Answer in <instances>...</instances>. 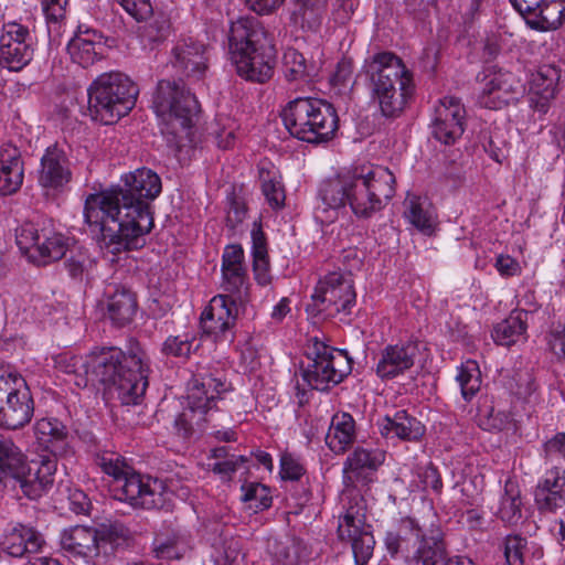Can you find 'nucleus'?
Listing matches in <instances>:
<instances>
[{
  "label": "nucleus",
  "instance_id": "3",
  "mask_svg": "<svg viewBox=\"0 0 565 565\" xmlns=\"http://www.w3.org/2000/svg\"><path fill=\"white\" fill-rule=\"evenodd\" d=\"M380 106L382 116L388 119L399 117L413 92V76L403 61L392 52H380L365 60L360 72Z\"/></svg>",
  "mask_w": 565,
  "mask_h": 565
},
{
  "label": "nucleus",
  "instance_id": "1",
  "mask_svg": "<svg viewBox=\"0 0 565 565\" xmlns=\"http://www.w3.org/2000/svg\"><path fill=\"white\" fill-rule=\"evenodd\" d=\"M160 177L139 168L120 181L85 200V222L100 234L99 242L113 254L140 249L153 227L151 202L161 193Z\"/></svg>",
  "mask_w": 565,
  "mask_h": 565
},
{
  "label": "nucleus",
  "instance_id": "63",
  "mask_svg": "<svg viewBox=\"0 0 565 565\" xmlns=\"http://www.w3.org/2000/svg\"><path fill=\"white\" fill-rule=\"evenodd\" d=\"M68 500H70V509L75 514H83V515L89 514V511L92 508V502L84 491L78 490V489L72 491L70 493Z\"/></svg>",
  "mask_w": 565,
  "mask_h": 565
},
{
  "label": "nucleus",
  "instance_id": "40",
  "mask_svg": "<svg viewBox=\"0 0 565 565\" xmlns=\"http://www.w3.org/2000/svg\"><path fill=\"white\" fill-rule=\"evenodd\" d=\"M354 419L349 413L334 415L326 441L334 452H342L354 440Z\"/></svg>",
  "mask_w": 565,
  "mask_h": 565
},
{
  "label": "nucleus",
  "instance_id": "51",
  "mask_svg": "<svg viewBox=\"0 0 565 565\" xmlns=\"http://www.w3.org/2000/svg\"><path fill=\"white\" fill-rule=\"evenodd\" d=\"M66 243L62 235L46 237L40 243L38 252L45 262L60 260L66 254Z\"/></svg>",
  "mask_w": 565,
  "mask_h": 565
},
{
  "label": "nucleus",
  "instance_id": "49",
  "mask_svg": "<svg viewBox=\"0 0 565 565\" xmlns=\"http://www.w3.org/2000/svg\"><path fill=\"white\" fill-rule=\"evenodd\" d=\"M262 191L273 209H281L285 205V189L280 181L270 177L269 171L260 170Z\"/></svg>",
  "mask_w": 565,
  "mask_h": 565
},
{
  "label": "nucleus",
  "instance_id": "60",
  "mask_svg": "<svg viewBox=\"0 0 565 565\" xmlns=\"http://www.w3.org/2000/svg\"><path fill=\"white\" fill-rule=\"evenodd\" d=\"M494 268L504 278L519 276L522 273L520 263L510 255L500 254L495 257Z\"/></svg>",
  "mask_w": 565,
  "mask_h": 565
},
{
  "label": "nucleus",
  "instance_id": "39",
  "mask_svg": "<svg viewBox=\"0 0 565 565\" xmlns=\"http://www.w3.org/2000/svg\"><path fill=\"white\" fill-rule=\"evenodd\" d=\"M23 182V161L17 149L0 159V192L2 195L15 193Z\"/></svg>",
  "mask_w": 565,
  "mask_h": 565
},
{
  "label": "nucleus",
  "instance_id": "7",
  "mask_svg": "<svg viewBox=\"0 0 565 565\" xmlns=\"http://www.w3.org/2000/svg\"><path fill=\"white\" fill-rule=\"evenodd\" d=\"M280 117L292 137L308 143L328 142L339 129L334 106L321 98L297 97L286 105Z\"/></svg>",
  "mask_w": 565,
  "mask_h": 565
},
{
  "label": "nucleus",
  "instance_id": "22",
  "mask_svg": "<svg viewBox=\"0 0 565 565\" xmlns=\"http://www.w3.org/2000/svg\"><path fill=\"white\" fill-rule=\"evenodd\" d=\"M205 47L203 44L192 40L183 41L173 49L172 65L177 70L180 78L189 81H200L206 71Z\"/></svg>",
  "mask_w": 565,
  "mask_h": 565
},
{
  "label": "nucleus",
  "instance_id": "25",
  "mask_svg": "<svg viewBox=\"0 0 565 565\" xmlns=\"http://www.w3.org/2000/svg\"><path fill=\"white\" fill-rule=\"evenodd\" d=\"M34 430L39 445L54 458L72 454L68 430L60 420L42 418L36 422Z\"/></svg>",
  "mask_w": 565,
  "mask_h": 565
},
{
  "label": "nucleus",
  "instance_id": "5",
  "mask_svg": "<svg viewBox=\"0 0 565 565\" xmlns=\"http://www.w3.org/2000/svg\"><path fill=\"white\" fill-rule=\"evenodd\" d=\"M228 50L239 76L256 83L267 82L274 73L275 47L267 32L255 18L232 22Z\"/></svg>",
  "mask_w": 565,
  "mask_h": 565
},
{
  "label": "nucleus",
  "instance_id": "35",
  "mask_svg": "<svg viewBox=\"0 0 565 565\" xmlns=\"http://www.w3.org/2000/svg\"><path fill=\"white\" fill-rule=\"evenodd\" d=\"M359 174L365 180L371 196L380 201L382 209L395 194V177L386 167L376 166L365 170L359 169Z\"/></svg>",
  "mask_w": 565,
  "mask_h": 565
},
{
  "label": "nucleus",
  "instance_id": "13",
  "mask_svg": "<svg viewBox=\"0 0 565 565\" xmlns=\"http://www.w3.org/2000/svg\"><path fill=\"white\" fill-rule=\"evenodd\" d=\"M364 508L358 503L350 505L339 521L338 536L340 540H349L356 565H365L373 555L375 540L371 525L366 524Z\"/></svg>",
  "mask_w": 565,
  "mask_h": 565
},
{
  "label": "nucleus",
  "instance_id": "9",
  "mask_svg": "<svg viewBox=\"0 0 565 565\" xmlns=\"http://www.w3.org/2000/svg\"><path fill=\"white\" fill-rule=\"evenodd\" d=\"M139 89L125 74H100L87 88L88 114L93 120L113 125L135 107Z\"/></svg>",
  "mask_w": 565,
  "mask_h": 565
},
{
  "label": "nucleus",
  "instance_id": "20",
  "mask_svg": "<svg viewBox=\"0 0 565 565\" xmlns=\"http://www.w3.org/2000/svg\"><path fill=\"white\" fill-rule=\"evenodd\" d=\"M71 162L63 149L56 145L47 147L41 158L39 184L49 190L62 191L72 180Z\"/></svg>",
  "mask_w": 565,
  "mask_h": 565
},
{
  "label": "nucleus",
  "instance_id": "23",
  "mask_svg": "<svg viewBox=\"0 0 565 565\" xmlns=\"http://www.w3.org/2000/svg\"><path fill=\"white\" fill-rule=\"evenodd\" d=\"M55 471L56 460L43 457L40 462H28V472L17 483L26 498L38 500L52 488Z\"/></svg>",
  "mask_w": 565,
  "mask_h": 565
},
{
  "label": "nucleus",
  "instance_id": "46",
  "mask_svg": "<svg viewBox=\"0 0 565 565\" xmlns=\"http://www.w3.org/2000/svg\"><path fill=\"white\" fill-rule=\"evenodd\" d=\"M242 500L247 503L248 509L255 513L271 507L273 498L270 489L259 482H245L242 488Z\"/></svg>",
  "mask_w": 565,
  "mask_h": 565
},
{
  "label": "nucleus",
  "instance_id": "14",
  "mask_svg": "<svg viewBox=\"0 0 565 565\" xmlns=\"http://www.w3.org/2000/svg\"><path fill=\"white\" fill-rule=\"evenodd\" d=\"M34 414V402L26 381L18 379V384L0 406V427L15 430L28 425Z\"/></svg>",
  "mask_w": 565,
  "mask_h": 565
},
{
  "label": "nucleus",
  "instance_id": "41",
  "mask_svg": "<svg viewBox=\"0 0 565 565\" xmlns=\"http://www.w3.org/2000/svg\"><path fill=\"white\" fill-rule=\"evenodd\" d=\"M497 515L508 524H516L522 518L521 490L518 482L513 479L509 478L504 482Z\"/></svg>",
  "mask_w": 565,
  "mask_h": 565
},
{
  "label": "nucleus",
  "instance_id": "15",
  "mask_svg": "<svg viewBox=\"0 0 565 565\" xmlns=\"http://www.w3.org/2000/svg\"><path fill=\"white\" fill-rule=\"evenodd\" d=\"M99 305L117 328L131 323L138 310L136 294L127 286L113 282L106 286Z\"/></svg>",
  "mask_w": 565,
  "mask_h": 565
},
{
  "label": "nucleus",
  "instance_id": "48",
  "mask_svg": "<svg viewBox=\"0 0 565 565\" xmlns=\"http://www.w3.org/2000/svg\"><path fill=\"white\" fill-rule=\"evenodd\" d=\"M149 18H151L150 21L143 28V40L151 44L162 43L170 34V19L163 12H153Z\"/></svg>",
  "mask_w": 565,
  "mask_h": 565
},
{
  "label": "nucleus",
  "instance_id": "37",
  "mask_svg": "<svg viewBox=\"0 0 565 565\" xmlns=\"http://www.w3.org/2000/svg\"><path fill=\"white\" fill-rule=\"evenodd\" d=\"M508 387L518 401L531 407L536 406L542 399L540 385L532 370L515 371Z\"/></svg>",
  "mask_w": 565,
  "mask_h": 565
},
{
  "label": "nucleus",
  "instance_id": "26",
  "mask_svg": "<svg viewBox=\"0 0 565 565\" xmlns=\"http://www.w3.org/2000/svg\"><path fill=\"white\" fill-rule=\"evenodd\" d=\"M380 433L385 438L417 441L425 434V426L406 411H398L393 417L385 416L379 423Z\"/></svg>",
  "mask_w": 565,
  "mask_h": 565
},
{
  "label": "nucleus",
  "instance_id": "33",
  "mask_svg": "<svg viewBox=\"0 0 565 565\" xmlns=\"http://www.w3.org/2000/svg\"><path fill=\"white\" fill-rule=\"evenodd\" d=\"M382 455L356 448L345 460L343 472L348 479L367 484L373 481L374 473L382 463Z\"/></svg>",
  "mask_w": 565,
  "mask_h": 565
},
{
  "label": "nucleus",
  "instance_id": "44",
  "mask_svg": "<svg viewBox=\"0 0 565 565\" xmlns=\"http://www.w3.org/2000/svg\"><path fill=\"white\" fill-rule=\"evenodd\" d=\"M205 415L200 411H194L185 406L183 411L177 415L173 422V428L178 437L189 440L195 434H202L204 430Z\"/></svg>",
  "mask_w": 565,
  "mask_h": 565
},
{
  "label": "nucleus",
  "instance_id": "2",
  "mask_svg": "<svg viewBox=\"0 0 565 565\" xmlns=\"http://www.w3.org/2000/svg\"><path fill=\"white\" fill-rule=\"evenodd\" d=\"M79 370L85 375V385L103 387L105 399H117L121 405H138L148 387L150 372L146 352L138 342L126 349L96 347L83 360Z\"/></svg>",
  "mask_w": 565,
  "mask_h": 565
},
{
  "label": "nucleus",
  "instance_id": "47",
  "mask_svg": "<svg viewBox=\"0 0 565 565\" xmlns=\"http://www.w3.org/2000/svg\"><path fill=\"white\" fill-rule=\"evenodd\" d=\"M461 397L470 401L480 390L481 372L475 360L461 362Z\"/></svg>",
  "mask_w": 565,
  "mask_h": 565
},
{
  "label": "nucleus",
  "instance_id": "6",
  "mask_svg": "<svg viewBox=\"0 0 565 565\" xmlns=\"http://www.w3.org/2000/svg\"><path fill=\"white\" fill-rule=\"evenodd\" d=\"M152 108L164 124L168 146L180 152L199 119L201 106L182 78L160 79L152 96Z\"/></svg>",
  "mask_w": 565,
  "mask_h": 565
},
{
  "label": "nucleus",
  "instance_id": "64",
  "mask_svg": "<svg viewBox=\"0 0 565 565\" xmlns=\"http://www.w3.org/2000/svg\"><path fill=\"white\" fill-rule=\"evenodd\" d=\"M19 531L23 537V546H25L28 553H36L40 551L44 540L42 535L31 527L20 525Z\"/></svg>",
  "mask_w": 565,
  "mask_h": 565
},
{
  "label": "nucleus",
  "instance_id": "45",
  "mask_svg": "<svg viewBox=\"0 0 565 565\" xmlns=\"http://www.w3.org/2000/svg\"><path fill=\"white\" fill-rule=\"evenodd\" d=\"M222 286L228 296L236 300H243L247 296L248 285L244 266H222Z\"/></svg>",
  "mask_w": 565,
  "mask_h": 565
},
{
  "label": "nucleus",
  "instance_id": "21",
  "mask_svg": "<svg viewBox=\"0 0 565 565\" xmlns=\"http://www.w3.org/2000/svg\"><path fill=\"white\" fill-rule=\"evenodd\" d=\"M419 353L417 341L387 345L381 353L376 365V374L381 379H393L409 370Z\"/></svg>",
  "mask_w": 565,
  "mask_h": 565
},
{
  "label": "nucleus",
  "instance_id": "17",
  "mask_svg": "<svg viewBox=\"0 0 565 565\" xmlns=\"http://www.w3.org/2000/svg\"><path fill=\"white\" fill-rule=\"evenodd\" d=\"M315 299L334 306L337 312L349 315L356 302L353 281L339 273H330L319 280L315 289Z\"/></svg>",
  "mask_w": 565,
  "mask_h": 565
},
{
  "label": "nucleus",
  "instance_id": "32",
  "mask_svg": "<svg viewBox=\"0 0 565 565\" xmlns=\"http://www.w3.org/2000/svg\"><path fill=\"white\" fill-rule=\"evenodd\" d=\"M351 182V172L323 181L319 189L321 203L317 205V210L328 212L329 210L337 211L344 207L349 203Z\"/></svg>",
  "mask_w": 565,
  "mask_h": 565
},
{
  "label": "nucleus",
  "instance_id": "54",
  "mask_svg": "<svg viewBox=\"0 0 565 565\" xmlns=\"http://www.w3.org/2000/svg\"><path fill=\"white\" fill-rule=\"evenodd\" d=\"M15 239L22 250H28L31 247L38 248L41 243L39 231L31 222H26L15 230Z\"/></svg>",
  "mask_w": 565,
  "mask_h": 565
},
{
  "label": "nucleus",
  "instance_id": "16",
  "mask_svg": "<svg viewBox=\"0 0 565 565\" xmlns=\"http://www.w3.org/2000/svg\"><path fill=\"white\" fill-rule=\"evenodd\" d=\"M236 318V299L227 295H217L202 312L201 326L205 333L214 335L216 340H227V333L235 326Z\"/></svg>",
  "mask_w": 565,
  "mask_h": 565
},
{
  "label": "nucleus",
  "instance_id": "42",
  "mask_svg": "<svg viewBox=\"0 0 565 565\" xmlns=\"http://www.w3.org/2000/svg\"><path fill=\"white\" fill-rule=\"evenodd\" d=\"M328 0H296L292 19L302 29L317 30Z\"/></svg>",
  "mask_w": 565,
  "mask_h": 565
},
{
  "label": "nucleus",
  "instance_id": "61",
  "mask_svg": "<svg viewBox=\"0 0 565 565\" xmlns=\"http://www.w3.org/2000/svg\"><path fill=\"white\" fill-rule=\"evenodd\" d=\"M246 212L247 207L244 201L236 196L232 198L226 216V226L234 232L245 218Z\"/></svg>",
  "mask_w": 565,
  "mask_h": 565
},
{
  "label": "nucleus",
  "instance_id": "52",
  "mask_svg": "<svg viewBox=\"0 0 565 565\" xmlns=\"http://www.w3.org/2000/svg\"><path fill=\"white\" fill-rule=\"evenodd\" d=\"M480 426L487 430L503 431L514 429L515 423L511 412L492 408L489 415L481 420Z\"/></svg>",
  "mask_w": 565,
  "mask_h": 565
},
{
  "label": "nucleus",
  "instance_id": "11",
  "mask_svg": "<svg viewBox=\"0 0 565 565\" xmlns=\"http://www.w3.org/2000/svg\"><path fill=\"white\" fill-rule=\"evenodd\" d=\"M310 342L306 351L310 363L301 366L302 379L312 390L329 392L352 372V358L347 350L330 347L317 337Z\"/></svg>",
  "mask_w": 565,
  "mask_h": 565
},
{
  "label": "nucleus",
  "instance_id": "27",
  "mask_svg": "<svg viewBox=\"0 0 565 565\" xmlns=\"http://www.w3.org/2000/svg\"><path fill=\"white\" fill-rule=\"evenodd\" d=\"M530 311L513 309L502 321L495 323L491 330V338L495 344L511 347L526 339L527 320Z\"/></svg>",
  "mask_w": 565,
  "mask_h": 565
},
{
  "label": "nucleus",
  "instance_id": "28",
  "mask_svg": "<svg viewBox=\"0 0 565 565\" xmlns=\"http://www.w3.org/2000/svg\"><path fill=\"white\" fill-rule=\"evenodd\" d=\"M100 39L102 35L97 31L89 29L82 31L79 26L78 32L67 44V52L73 62L88 67L100 60V52L97 50L102 49Z\"/></svg>",
  "mask_w": 565,
  "mask_h": 565
},
{
  "label": "nucleus",
  "instance_id": "10",
  "mask_svg": "<svg viewBox=\"0 0 565 565\" xmlns=\"http://www.w3.org/2000/svg\"><path fill=\"white\" fill-rule=\"evenodd\" d=\"M385 546L392 557L402 555L405 559L416 558L422 565H449L445 544L439 530H430V535L419 522L412 516L403 518L396 530L388 531Z\"/></svg>",
  "mask_w": 565,
  "mask_h": 565
},
{
  "label": "nucleus",
  "instance_id": "19",
  "mask_svg": "<svg viewBox=\"0 0 565 565\" xmlns=\"http://www.w3.org/2000/svg\"><path fill=\"white\" fill-rule=\"evenodd\" d=\"M534 503L542 514L555 513L565 505V470L559 467L547 469L534 489Z\"/></svg>",
  "mask_w": 565,
  "mask_h": 565
},
{
  "label": "nucleus",
  "instance_id": "56",
  "mask_svg": "<svg viewBox=\"0 0 565 565\" xmlns=\"http://www.w3.org/2000/svg\"><path fill=\"white\" fill-rule=\"evenodd\" d=\"M280 477L282 480L298 481L305 473V468L289 452H285L280 458Z\"/></svg>",
  "mask_w": 565,
  "mask_h": 565
},
{
  "label": "nucleus",
  "instance_id": "57",
  "mask_svg": "<svg viewBox=\"0 0 565 565\" xmlns=\"http://www.w3.org/2000/svg\"><path fill=\"white\" fill-rule=\"evenodd\" d=\"M118 3L137 21L147 20L152 13L153 8L150 0H117Z\"/></svg>",
  "mask_w": 565,
  "mask_h": 565
},
{
  "label": "nucleus",
  "instance_id": "43",
  "mask_svg": "<svg viewBox=\"0 0 565 565\" xmlns=\"http://www.w3.org/2000/svg\"><path fill=\"white\" fill-rule=\"evenodd\" d=\"M284 70L289 82L309 81L317 75L315 64L308 63L302 53L291 47L284 53Z\"/></svg>",
  "mask_w": 565,
  "mask_h": 565
},
{
  "label": "nucleus",
  "instance_id": "4",
  "mask_svg": "<svg viewBox=\"0 0 565 565\" xmlns=\"http://www.w3.org/2000/svg\"><path fill=\"white\" fill-rule=\"evenodd\" d=\"M96 465L114 478L110 491L116 500L128 503L134 509L171 510L169 494L173 492L172 481L168 483L150 478L145 481L140 473L134 471L125 459L115 452L98 455Z\"/></svg>",
  "mask_w": 565,
  "mask_h": 565
},
{
  "label": "nucleus",
  "instance_id": "58",
  "mask_svg": "<svg viewBox=\"0 0 565 565\" xmlns=\"http://www.w3.org/2000/svg\"><path fill=\"white\" fill-rule=\"evenodd\" d=\"M23 376L10 365L0 364V406Z\"/></svg>",
  "mask_w": 565,
  "mask_h": 565
},
{
  "label": "nucleus",
  "instance_id": "34",
  "mask_svg": "<svg viewBox=\"0 0 565 565\" xmlns=\"http://www.w3.org/2000/svg\"><path fill=\"white\" fill-rule=\"evenodd\" d=\"M351 181L349 205L358 217L370 218L374 213L382 210L380 201L371 196V191L365 184V180L360 177L358 168L351 172Z\"/></svg>",
  "mask_w": 565,
  "mask_h": 565
},
{
  "label": "nucleus",
  "instance_id": "18",
  "mask_svg": "<svg viewBox=\"0 0 565 565\" xmlns=\"http://www.w3.org/2000/svg\"><path fill=\"white\" fill-rule=\"evenodd\" d=\"M561 71L552 64L540 65L529 79L530 106L541 115L547 114L552 100L555 98Z\"/></svg>",
  "mask_w": 565,
  "mask_h": 565
},
{
  "label": "nucleus",
  "instance_id": "24",
  "mask_svg": "<svg viewBox=\"0 0 565 565\" xmlns=\"http://www.w3.org/2000/svg\"><path fill=\"white\" fill-rule=\"evenodd\" d=\"M459 99L455 96H445L435 107V117L431 122V136L444 143H456V127L459 126Z\"/></svg>",
  "mask_w": 565,
  "mask_h": 565
},
{
  "label": "nucleus",
  "instance_id": "62",
  "mask_svg": "<svg viewBox=\"0 0 565 565\" xmlns=\"http://www.w3.org/2000/svg\"><path fill=\"white\" fill-rule=\"evenodd\" d=\"M545 459L553 460L563 458L565 460V433H557L543 445Z\"/></svg>",
  "mask_w": 565,
  "mask_h": 565
},
{
  "label": "nucleus",
  "instance_id": "30",
  "mask_svg": "<svg viewBox=\"0 0 565 565\" xmlns=\"http://www.w3.org/2000/svg\"><path fill=\"white\" fill-rule=\"evenodd\" d=\"M267 550L282 565H299L310 557L309 547L297 536L285 535L268 540Z\"/></svg>",
  "mask_w": 565,
  "mask_h": 565
},
{
  "label": "nucleus",
  "instance_id": "55",
  "mask_svg": "<svg viewBox=\"0 0 565 565\" xmlns=\"http://www.w3.org/2000/svg\"><path fill=\"white\" fill-rule=\"evenodd\" d=\"M417 476L423 490L431 489L435 493H440L443 482L437 468L431 462L419 467Z\"/></svg>",
  "mask_w": 565,
  "mask_h": 565
},
{
  "label": "nucleus",
  "instance_id": "8",
  "mask_svg": "<svg viewBox=\"0 0 565 565\" xmlns=\"http://www.w3.org/2000/svg\"><path fill=\"white\" fill-rule=\"evenodd\" d=\"M63 551L74 557L89 559L116 556L135 544L132 532L120 521H108L96 527L76 525L61 534Z\"/></svg>",
  "mask_w": 565,
  "mask_h": 565
},
{
  "label": "nucleus",
  "instance_id": "31",
  "mask_svg": "<svg viewBox=\"0 0 565 565\" xmlns=\"http://www.w3.org/2000/svg\"><path fill=\"white\" fill-rule=\"evenodd\" d=\"M24 471L28 472L25 456L10 438L0 435V482L4 486L10 480L17 483Z\"/></svg>",
  "mask_w": 565,
  "mask_h": 565
},
{
  "label": "nucleus",
  "instance_id": "12",
  "mask_svg": "<svg viewBox=\"0 0 565 565\" xmlns=\"http://www.w3.org/2000/svg\"><path fill=\"white\" fill-rule=\"evenodd\" d=\"M479 103L489 109H501L523 96V82L512 72L498 66L484 67Z\"/></svg>",
  "mask_w": 565,
  "mask_h": 565
},
{
  "label": "nucleus",
  "instance_id": "53",
  "mask_svg": "<svg viewBox=\"0 0 565 565\" xmlns=\"http://www.w3.org/2000/svg\"><path fill=\"white\" fill-rule=\"evenodd\" d=\"M526 540L521 535H508L504 539V557L508 565H523Z\"/></svg>",
  "mask_w": 565,
  "mask_h": 565
},
{
  "label": "nucleus",
  "instance_id": "29",
  "mask_svg": "<svg viewBox=\"0 0 565 565\" xmlns=\"http://www.w3.org/2000/svg\"><path fill=\"white\" fill-rule=\"evenodd\" d=\"M524 20L534 31H555L565 22V0H543Z\"/></svg>",
  "mask_w": 565,
  "mask_h": 565
},
{
  "label": "nucleus",
  "instance_id": "59",
  "mask_svg": "<svg viewBox=\"0 0 565 565\" xmlns=\"http://www.w3.org/2000/svg\"><path fill=\"white\" fill-rule=\"evenodd\" d=\"M406 217L409 222L418 230L429 233L431 231L430 218L427 213L423 210L420 204L415 201L409 202L408 209L405 211Z\"/></svg>",
  "mask_w": 565,
  "mask_h": 565
},
{
  "label": "nucleus",
  "instance_id": "36",
  "mask_svg": "<svg viewBox=\"0 0 565 565\" xmlns=\"http://www.w3.org/2000/svg\"><path fill=\"white\" fill-rule=\"evenodd\" d=\"M31 43L13 41L11 35L0 38V65L9 71H21L33 58Z\"/></svg>",
  "mask_w": 565,
  "mask_h": 565
},
{
  "label": "nucleus",
  "instance_id": "50",
  "mask_svg": "<svg viewBox=\"0 0 565 565\" xmlns=\"http://www.w3.org/2000/svg\"><path fill=\"white\" fill-rule=\"evenodd\" d=\"M193 340L188 335H170L163 342L161 352L167 356L188 359L192 352Z\"/></svg>",
  "mask_w": 565,
  "mask_h": 565
},
{
  "label": "nucleus",
  "instance_id": "38",
  "mask_svg": "<svg viewBox=\"0 0 565 565\" xmlns=\"http://www.w3.org/2000/svg\"><path fill=\"white\" fill-rule=\"evenodd\" d=\"M218 386H223V384L212 377L203 380L202 382L194 380L189 390L186 406L206 415L207 412L215 406V399L220 394L217 390Z\"/></svg>",
  "mask_w": 565,
  "mask_h": 565
}]
</instances>
